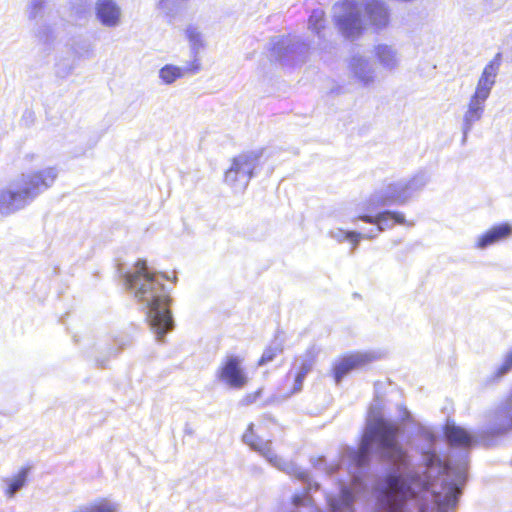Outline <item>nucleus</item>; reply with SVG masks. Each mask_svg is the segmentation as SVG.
I'll use <instances>...</instances> for the list:
<instances>
[{"label": "nucleus", "instance_id": "obj_1", "mask_svg": "<svg viewBox=\"0 0 512 512\" xmlns=\"http://www.w3.org/2000/svg\"><path fill=\"white\" fill-rule=\"evenodd\" d=\"M399 426L370 410L367 425L357 450L347 449L341 465L353 469L350 487L341 486L340 497H329L331 512H353L354 494L362 488L356 469L366 465L371 453L395 467V472L378 483L376 492L380 512H455L467 479V460L444 464L434 453H425V464L409 468V456L399 444Z\"/></svg>", "mask_w": 512, "mask_h": 512}, {"label": "nucleus", "instance_id": "obj_2", "mask_svg": "<svg viewBox=\"0 0 512 512\" xmlns=\"http://www.w3.org/2000/svg\"><path fill=\"white\" fill-rule=\"evenodd\" d=\"M124 282L145 313L152 332L161 340L174 327L170 310L172 299L165 288L164 277L151 272L144 260H138L134 271L125 274Z\"/></svg>", "mask_w": 512, "mask_h": 512}, {"label": "nucleus", "instance_id": "obj_3", "mask_svg": "<svg viewBox=\"0 0 512 512\" xmlns=\"http://www.w3.org/2000/svg\"><path fill=\"white\" fill-rule=\"evenodd\" d=\"M335 21L346 37H355L368 26L379 32L390 24L391 14L383 0H344L333 7Z\"/></svg>", "mask_w": 512, "mask_h": 512}, {"label": "nucleus", "instance_id": "obj_4", "mask_svg": "<svg viewBox=\"0 0 512 512\" xmlns=\"http://www.w3.org/2000/svg\"><path fill=\"white\" fill-rule=\"evenodd\" d=\"M428 183L425 173H417L408 180H399L389 183L376 190L368 198L369 211L394 204H404L416 193L421 191Z\"/></svg>", "mask_w": 512, "mask_h": 512}, {"label": "nucleus", "instance_id": "obj_5", "mask_svg": "<svg viewBox=\"0 0 512 512\" xmlns=\"http://www.w3.org/2000/svg\"><path fill=\"white\" fill-rule=\"evenodd\" d=\"M243 441L253 450L259 452L275 468L306 480L307 473L305 471L294 463L283 460L271 449L270 441L263 439L261 424L251 423L243 435Z\"/></svg>", "mask_w": 512, "mask_h": 512}, {"label": "nucleus", "instance_id": "obj_6", "mask_svg": "<svg viewBox=\"0 0 512 512\" xmlns=\"http://www.w3.org/2000/svg\"><path fill=\"white\" fill-rule=\"evenodd\" d=\"M263 154L264 149H257L234 157L225 172V183L235 191L245 190L259 166Z\"/></svg>", "mask_w": 512, "mask_h": 512}, {"label": "nucleus", "instance_id": "obj_7", "mask_svg": "<svg viewBox=\"0 0 512 512\" xmlns=\"http://www.w3.org/2000/svg\"><path fill=\"white\" fill-rule=\"evenodd\" d=\"M58 169L55 166H47L41 169H27L15 179V186L20 189L27 202L30 204L40 194L50 189L57 177Z\"/></svg>", "mask_w": 512, "mask_h": 512}, {"label": "nucleus", "instance_id": "obj_8", "mask_svg": "<svg viewBox=\"0 0 512 512\" xmlns=\"http://www.w3.org/2000/svg\"><path fill=\"white\" fill-rule=\"evenodd\" d=\"M217 380L225 387L235 390L243 389L249 382L244 358L240 355H227L220 363Z\"/></svg>", "mask_w": 512, "mask_h": 512}, {"label": "nucleus", "instance_id": "obj_9", "mask_svg": "<svg viewBox=\"0 0 512 512\" xmlns=\"http://www.w3.org/2000/svg\"><path fill=\"white\" fill-rule=\"evenodd\" d=\"M381 208L376 211H369L368 199L363 203V212L359 213L353 222L361 220L369 224L376 225L375 230H371L373 234H379L386 229L392 228L395 224L412 226V222H407L403 213L391 212V211H380Z\"/></svg>", "mask_w": 512, "mask_h": 512}, {"label": "nucleus", "instance_id": "obj_10", "mask_svg": "<svg viewBox=\"0 0 512 512\" xmlns=\"http://www.w3.org/2000/svg\"><path fill=\"white\" fill-rule=\"evenodd\" d=\"M501 65L500 55L497 54L485 67L483 68L474 92L472 95L478 96L480 98L488 100L490 97L491 91L496 83V78L498 76Z\"/></svg>", "mask_w": 512, "mask_h": 512}, {"label": "nucleus", "instance_id": "obj_11", "mask_svg": "<svg viewBox=\"0 0 512 512\" xmlns=\"http://www.w3.org/2000/svg\"><path fill=\"white\" fill-rule=\"evenodd\" d=\"M29 203L20 192V189L15 186V181L12 180L10 184L0 189V216H9L24 207Z\"/></svg>", "mask_w": 512, "mask_h": 512}, {"label": "nucleus", "instance_id": "obj_12", "mask_svg": "<svg viewBox=\"0 0 512 512\" xmlns=\"http://www.w3.org/2000/svg\"><path fill=\"white\" fill-rule=\"evenodd\" d=\"M375 358L372 352H356L339 359L334 365L335 381L339 383L351 370L363 367Z\"/></svg>", "mask_w": 512, "mask_h": 512}, {"label": "nucleus", "instance_id": "obj_13", "mask_svg": "<svg viewBox=\"0 0 512 512\" xmlns=\"http://www.w3.org/2000/svg\"><path fill=\"white\" fill-rule=\"evenodd\" d=\"M349 71L352 78L364 86H369L377 80L375 64L364 56L352 57L349 62Z\"/></svg>", "mask_w": 512, "mask_h": 512}, {"label": "nucleus", "instance_id": "obj_14", "mask_svg": "<svg viewBox=\"0 0 512 512\" xmlns=\"http://www.w3.org/2000/svg\"><path fill=\"white\" fill-rule=\"evenodd\" d=\"M512 237V223L503 222L493 225L485 232L480 234L475 241V247L486 249L490 246L507 241Z\"/></svg>", "mask_w": 512, "mask_h": 512}, {"label": "nucleus", "instance_id": "obj_15", "mask_svg": "<svg viewBox=\"0 0 512 512\" xmlns=\"http://www.w3.org/2000/svg\"><path fill=\"white\" fill-rule=\"evenodd\" d=\"M372 55L378 66L387 72L397 70L401 64V57L394 45L380 43L373 47Z\"/></svg>", "mask_w": 512, "mask_h": 512}, {"label": "nucleus", "instance_id": "obj_16", "mask_svg": "<svg viewBox=\"0 0 512 512\" xmlns=\"http://www.w3.org/2000/svg\"><path fill=\"white\" fill-rule=\"evenodd\" d=\"M486 99L471 95L463 114L462 132L464 137L472 130L475 123L479 122L485 111Z\"/></svg>", "mask_w": 512, "mask_h": 512}, {"label": "nucleus", "instance_id": "obj_17", "mask_svg": "<svg viewBox=\"0 0 512 512\" xmlns=\"http://www.w3.org/2000/svg\"><path fill=\"white\" fill-rule=\"evenodd\" d=\"M96 17L106 27H117L121 23L122 12L112 0H98L95 5Z\"/></svg>", "mask_w": 512, "mask_h": 512}, {"label": "nucleus", "instance_id": "obj_18", "mask_svg": "<svg viewBox=\"0 0 512 512\" xmlns=\"http://www.w3.org/2000/svg\"><path fill=\"white\" fill-rule=\"evenodd\" d=\"M185 36L189 44L191 60L190 69L199 71L201 68L200 54L205 49L206 43L201 31L194 26H189L185 30Z\"/></svg>", "mask_w": 512, "mask_h": 512}, {"label": "nucleus", "instance_id": "obj_19", "mask_svg": "<svg viewBox=\"0 0 512 512\" xmlns=\"http://www.w3.org/2000/svg\"><path fill=\"white\" fill-rule=\"evenodd\" d=\"M29 477V468L22 467L16 473L1 480V490L7 500H12L17 493L26 487Z\"/></svg>", "mask_w": 512, "mask_h": 512}, {"label": "nucleus", "instance_id": "obj_20", "mask_svg": "<svg viewBox=\"0 0 512 512\" xmlns=\"http://www.w3.org/2000/svg\"><path fill=\"white\" fill-rule=\"evenodd\" d=\"M315 358L316 354L314 351H308L296 360L297 372L292 393H297L302 390L304 378L314 366Z\"/></svg>", "mask_w": 512, "mask_h": 512}, {"label": "nucleus", "instance_id": "obj_21", "mask_svg": "<svg viewBox=\"0 0 512 512\" xmlns=\"http://www.w3.org/2000/svg\"><path fill=\"white\" fill-rule=\"evenodd\" d=\"M445 433L449 443L455 447L468 448L476 441L467 430L456 425L448 424Z\"/></svg>", "mask_w": 512, "mask_h": 512}, {"label": "nucleus", "instance_id": "obj_22", "mask_svg": "<svg viewBox=\"0 0 512 512\" xmlns=\"http://www.w3.org/2000/svg\"><path fill=\"white\" fill-rule=\"evenodd\" d=\"M189 72H195L194 70L190 69V62H188L186 66L166 64L159 70L158 75L163 83L170 85L178 79L183 78Z\"/></svg>", "mask_w": 512, "mask_h": 512}, {"label": "nucleus", "instance_id": "obj_23", "mask_svg": "<svg viewBox=\"0 0 512 512\" xmlns=\"http://www.w3.org/2000/svg\"><path fill=\"white\" fill-rule=\"evenodd\" d=\"M119 503L108 498L97 499L80 506L76 512H118Z\"/></svg>", "mask_w": 512, "mask_h": 512}, {"label": "nucleus", "instance_id": "obj_24", "mask_svg": "<svg viewBox=\"0 0 512 512\" xmlns=\"http://www.w3.org/2000/svg\"><path fill=\"white\" fill-rule=\"evenodd\" d=\"M325 13L321 9H316L312 12V14L309 17L308 26L309 29L316 32L317 34L320 33L321 29L324 28V19Z\"/></svg>", "mask_w": 512, "mask_h": 512}, {"label": "nucleus", "instance_id": "obj_25", "mask_svg": "<svg viewBox=\"0 0 512 512\" xmlns=\"http://www.w3.org/2000/svg\"><path fill=\"white\" fill-rule=\"evenodd\" d=\"M377 237V234H373L372 231H369L367 233H361L356 231H351L348 242L351 244V250L355 251L362 239H374Z\"/></svg>", "mask_w": 512, "mask_h": 512}, {"label": "nucleus", "instance_id": "obj_26", "mask_svg": "<svg viewBox=\"0 0 512 512\" xmlns=\"http://www.w3.org/2000/svg\"><path fill=\"white\" fill-rule=\"evenodd\" d=\"M512 369V348L506 353L501 365L496 369V378H500Z\"/></svg>", "mask_w": 512, "mask_h": 512}, {"label": "nucleus", "instance_id": "obj_27", "mask_svg": "<svg viewBox=\"0 0 512 512\" xmlns=\"http://www.w3.org/2000/svg\"><path fill=\"white\" fill-rule=\"evenodd\" d=\"M351 231L344 230L342 228H334L329 231V237L337 241L338 243H343L348 240Z\"/></svg>", "mask_w": 512, "mask_h": 512}, {"label": "nucleus", "instance_id": "obj_28", "mask_svg": "<svg viewBox=\"0 0 512 512\" xmlns=\"http://www.w3.org/2000/svg\"><path fill=\"white\" fill-rule=\"evenodd\" d=\"M280 352V348L279 347H269L267 348L260 360H259V365H264L270 361H272L274 359V357Z\"/></svg>", "mask_w": 512, "mask_h": 512}, {"label": "nucleus", "instance_id": "obj_29", "mask_svg": "<svg viewBox=\"0 0 512 512\" xmlns=\"http://www.w3.org/2000/svg\"><path fill=\"white\" fill-rule=\"evenodd\" d=\"M183 0H160L159 4L163 9L171 10L174 6L180 4Z\"/></svg>", "mask_w": 512, "mask_h": 512}, {"label": "nucleus", "instance_id": "obj_30", "mask_svg": "<svg viewBox=\"0 0 512 512\" xmlns=\"http://www.w3.org/2000/svg\"><path fill=\"white\" fill-rule=\"evenodd\" d=\"M293 501H294V504L296 506H298V505L305 504V503L309 502L310 499L307 496H304V497L295 496Z\"/></svg>", "mask_w": 512, "mask_h": 512}, {"label": "nucleus", "instance_id": "obj_31", "mask_svg": "<svg viewBox=\"0 0 512 512\" xmlns=\"http://www.w3.org/2000/svg\"><path fill=\"white\" fill-rule=\"evenodd\" d=\"M25 160L27 162H30L31 164H39L41 159L39 156L32 154V155H27L25 157Z\"/></svg>", "mask_w": 512, "mask_h": 512}, {"label": "nucleus", "instance_id": "obj_32", "mask_svg": "<svg viewBox=\"0 0 512 512\" xmlns=\"http://www.w3.org/2000/svg\"><path fill=\"white\" fill-rule=\"evenodd\" d=\"M324 464H325V459H323V458H318L317 463H314L315 466H319V467Z\"/></svg>", "mask_w": 512, "mask_h": 512}]
</instances>
